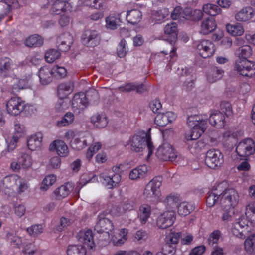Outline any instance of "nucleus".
<instances>
[{
	"instance_id": "obj_51",
	"label": "nucleus",
	"mask_w": 255,
	"mask_h": 255,
	"mask_svg": "<svg viewBox=\"0 0 255 255\" xmlns=\"http://www.w3.org/2000/svg\"><path fill=\"white\" fill-rule=\"evenodd\" d=\"M18 161L21 167L27 168L32 165V159L30 156L25 153H21L18 158Z\"/></svg>"
},
{
	"instance_id": "obj_32",
	"label": "nucleus",
	"mask_w": 255,
	"mask_h": 255,
	"mask_svg": "<svg viewBox=\"0 0 255 255\" xmlns=\"http://www.w3.org/2000/svg\"><path fill=\"white\" fill-rule=\"evenodd\" d=\"M180 201L179 196L177 194H170L164 200V203L167 211H173L177 208Z\"/></svg>"
},
{
	"instance_id": "obj_57",
	"label": "nucleus",
	"mask_w": 255,
	"mask_h": 255,
	"mask_svg": "<svg viewBox=\"0 0 255 255\" xmlns=\"http://www.w3.org/2000/svg\"><path fill=\"white\" fill-rule=\"evenodd\" d=\"M52 70L54 76L58 78H64L67 74V70L63 67L55 65L52 68Z\"/></svg>"
},
{
	"instance_id": "obj_55",
	"label": "nucleus",
	"mask_w": 255,
	"mask_h": 255,
	"mask_svg": "<svg viewBox=\"0 0 255 255\" xmlns=\"http://www.w3.org/2000/svg\"><path fill=\"white\" fill-rule=\"evenodd\" d=\"M127 51L126 41L124 39H122L119 42L117 48V54L119 57H123L126 55Z\"/></svg>"
},
{
	"instance_id": "obj_24",
	"label": "nucleus",
	"mask_w": 255,
	"mask_h": 255,
	"mask_svg": "<svg viewBox=\"0 0 255 255\" xmlns=\"http://www.w3.org/2000/svg\"><path fill=\"white\" fill-rule=\"evenodd\" d=\"M164 33L170 37L168 39L170 44L173 45L177 38V25L175 22H172L167 24L164 29Z\"/></svg>"
},
{
	"instance_id": "obj_11",
	"label": "nucleus",
	"mask_w": 255,
	"mask_h": 255,
	"mask_svg": "<svg viewBox=\"0 0 255 255\" xmlns=\"http://www.w3.org/2000/svg\"><path fill=\"white\" fill-rule=\"evenodd\" d=\"M226 185V182H222L214 186L211 191L209 192L206 199V203L208 206L212 207L215 204L220 203L221 195L223 193V186Z\"/></svg>"
},
{
	"instance_id": "obj_41",
	"label": "nucleus",
	"mask_w": 255,
	"mask_h": 255,
	"mask_svg": "<svg viewBox=\"0 0 255 255\" xmlns=\"http://www.w3.org/2000/svg\"><path fill=\"white\" fill-rule=\"evenodd\" d=\"M226 29L229 34L234 36L241 35L244 33L243 27L240 23L228 24L226 25Z\"/></svg>"
},
{
	"instance_id": "obj_26",
	"label": "nucleus",
	"mask_w": 255,
	"mask_h": 255,
	"mask_svg": "<svg viewBox=\"0 0 255 255\" xmlns=\"http://www.w3.org/2000/svg\"><path fill=\"white\" fill-rule=\"evenodd\" d=\"M42 134L40 132L36 133L30 137L27 140V146L31 151L39 149L42 145Z\"/></svg>"
},
{
	"instance_id": "obj_47",
	"label": "nucleus",
	"mask_w": 255,
	"mask_h": 255,
	"mask_svg": "<svg viewBox=\"0 0 255 255\" xmlns=\"http://www.w3.org/2000/svg\"><path fill=\"white\" fill-rule=\"evenodd\" d=\"M56 177L54 175L50 174L46 176L42 181L40 186L42 191H45L56 181Z\"/></svg>"
},
{
	"instance_id": "obj_3",
	"label": "nucleus",
	"mask_w": 255,
	"mask_h": 255,
	"mask_svg": "<svg viewBox=\"0 0 255 255\" xmlns=\"http://www.w3.org/2000/svg\"><path fill=\"white\" fill-rule=\"evenodd\" d=\"M187 124L192 128L189 137L187 140H196L204 132L207 128V116L204 119L202 115H191L187 118Z\"/></svg>"
},
{
	"instance_id": "obj_7",
	"label": "nucleus",
	"mask_w": 255,
	"mask_h": 255,
	"mask_svg": "<svg viewBox=\"0 0 255 255\" xmlns=\"http://www.w3.org/2000/svg\"><path fill=\"white\" fill-rule=\"evenodd\" d=\"M205 162L209 168L216 169L223 163V155L218 150L210 149L206 153Z\"/></svg>"
},
{
	"instance_id": "obj_56",
	"label": "nucleus",
	"mask_w": 255,
	"mask_h": 255,
	"mask_svg": "<svg viewBox=\"0 0 255 255\" xmlns=\"http://www.w3.org/2000/svg\"><path fill=\"white\" fill-rule=\"evenodd\" d=\"M74 120V115L72 113H67L61 120L57 123L59 126H65L71 124Z\"/></svg>"
},
{
	"instance_id": "obj_25",
	"label": "nucleus",
	"mask_w": 255,
	"mask_h": 255,
	"mask_svg": "<svg viewBox=\"0 0 255 255\" xmlns=\"http://www.w3.org/2000/svg\"><path fill=\"white\" fill-rule=\"evenodd\" d=\"M254 15V10L251 6L243 8L235 15L236 20L240 22H245L251 19Z\"/></svg>"
},
{
	"instance_id": "obj_46",
	"label": "nucleus",
	"mask_w": 255,
	"mask_h": 255,
	"mask_svg": "<svg viewBox=\"0 0 255 255\" xmlns=\"http://www.w3.org/2000/svg\"><path fill=\"white\" fill-rule=\"evenodd\" d=\"M245 214L251 222L255 223V202L249 203L246 206Z\"/></svg>"
},
{
	"instance_id": "obj_49",
	"label": "nucleus",
	"mask_w": 255,
	"mask_h": 255,
	"mask_svg": "<svg viewBox=\"0 0 255 255\" xmlns=\"http://www.w3.org/2000/svg\"><path fill=\"white\" fill-rule=\"evenodd\" d=\"M71 90L70 83H61L58 87V94L60 98H64L71 92Z\"/></svg>"
},
{
	"instance_id": "obj_28",
	"label": "nucleus",
	"mask_w": 255,
	"mask_h": 255,
	"mask_svg": "<svg viewBox=\"0 0 255 255\" xmlns=\"http://www.w3.org/2000/svg\"><path fill=\"white\" fill-rule=\"evenodd\" d=\"M216 27L215 20L213 18H208L204 19L200 26V33L207 35L213 31Z\"/></svg>"
},
{
	"instance_id": "obj_42",
	"label": "nucleus",
	"mask_w": 255,
	"mask_h": 255,
	"mask_svg": "<svg viewBox=\"0 0 255 255\" xmlns=\"http://www.w3.org/2000/svg\"><path fill=\"white\" fill-rule=\"evenodd\" d=\"M203 10L206 14L212 16L220 14L222 11L218 5L211 3L204 4Z\"/></svg>"
},
{
	"instance_id": "obj_50",
	"label": "nucleus",
	"mask_w": 255,
	"mask_h": 255,
	"mask_svg": "<svg viewBox=\"0 0 255 255\" xmlns=\"http://www.w3.org/2000/svg\"><path fill=\"white\" fill-rule=\"evenodd\" d=\"M136 205V200L134 198L128 199L125 201L122 205V211L121 210V208H119L120 209V214H122L127 211H130L134 209L135 206Z\"/></svg>"
},
{
	"instance_id": "obj_9",
	"label": "nucleus",
	"mask_w": 255,
	"mask_h": 255,
	"mask_svg": "<svg viewBox=\"0 0 255 255\" xmlns=\"http://www.w3.org/2000/svg\"><path fill=\"white\" fill-rule=\"evenodd\" d=\"M93 136L88 133H81L76 134L71 141L70 145L72 148L81 150L87 146L88 142H93Z\"/></svg>"
},
{
	"instance_id": "obj_62",
	"label": "nucleus",
	"mask_w": 255,
	"mask_h": 255,
	"mask_svg": "<svg viewBox=\"0 0 255 255\" xmlns=\"http://www.w3.org/2000/svg\"><path fill=\"white\" fill-rule=\"evenodd\" d=\"M221 235V232L219 230L213 231L208 238V241L209 244L213 245L214 244H217L220 239Z\"/></svg>"
},
{
	"instance_id": "obj_53",
	"label": "nucleus",
	"mask_w": 255,
	"mask_h": 255,
	"mask_svg": "<svg viewBox=\"0 0 255 255\" xmlns=\"http://www.w3.org/2000/svg\"><path fill=\"white\" fill-rule=\"evenodd\" d=\"M101 147L102 144L99 142H95L91 145L86 152V158L87 159L90 160L93 157L94 154L101 148Z\"/></svg>"
},
{
	"instance_id": "obj_17",
	"label": "nucleus",
	"mask_w": 255,
	"mask_h": 255,
	"mask_svg": "<svg viewBox=\"0 0 255 255\" xmlns=\"http://www.w3.org/2000/svg\"><path fill=\"white\" fill-rule=\"evenodd\" d=\"M73 42V39L72 35L68 33H65L58 37L57 44L59 50L66 52L70 49Z\"/></svg>"
},
{
	"instance_id": "obj_13",
	"label": "nucleus",
	"mask_w": 255,
	"mask_h": 255,
	"mask_svg": "<svg viewBox=\"0 0 255 255\" xmlns=\"http://www.w3.org/2000/svg\"><path fill=\"white\" fill-rule=\"evenodd\" d=\"M23 101L19 97H13L7 102L6 110L11 115L16 116L23 111Z\"/></svg>"
},
{
	"instance_id": "obj_1",
	"label": "nucleus",
	"mask_w": 255,
	"mask_h": 255,
	"mask_svg": "<svg viewBox=\"0 0 255 255\" xmlns=\"http://www.w3.org/2000/svg\"><path fill=\"white\" fill-rule=\"evenodd\" d=\"M94 230L98 233L102 234L99 237V240L102 245L107 243L111 238H113L114 226L111 220L105 217L103 213L99 214L96 224L94 226ZM122 235L120 238H113V242L115 245L120 246L123 244L127 240L128 231L126 229H122L121 231Z\"/></svg>"
},
{
	"instance_id": "obj_10",
	"label": "nucleus",
	"mask_w": 255,
	"mask_h": 255,
	"mask_svg": "<svg viewBox=\"0 0 255 255\" xmlns=\"http://www.w3.org/2000/svg\"><path fill=\"white\" fill-rule=\"evenodd\" d=\"M254 141L250 138H247L238 144L236 151L239 156L247 157L254 153Z\"/></svg>"
},
{
	"instance_id": "obj_20",
	"label": "nucleus",
	"mask_w": 255,
	"mask_h": 255,
	"mask_svg": "<svg viewBox=\"0 0 255 255\" xmlns=\"http://www.w3.org/2000/svg\"><path fill=\"white\" fill-rule=\"evenodd\" d=\"M89 104V101L86 99V95L84 93H79L75 94L74 96L72 105L74 110H82L84 109Z\"/></svg>"
},
{
	"instance_id": "obj_27",
	"label": "nucleus",
	"mask_w": 255,
	"mask_h": 255,
	"mask_svg": "<svg viewBox=\"0 0 255 255\" xmlns=\"http://www.w3.org/2000/svg\"><path fill=\"white\" fill-rule=\"evenodd\" d=\"M52 70L47 66L41 67L38 72L40 82L43 85H47L52 80Z\"/></svg>"
},
{
	"instance_id": "obj_19",
	"label": "nucleus",
	"mask_w": 255,
	"mask_h": 255,
	"mask_svg": "<svg viewBox=\"0 0 255 255\" xmlns=\"http://www.w3.org/2000/svg\"><path fill=\"white\" fill-rule=\"evenodd\" d=\"M50 151L56 152L60 157H66L69 153L67 145L62 140H56L49 146Z\"/></svg>"
},
{
	"instance_id": "obj_52",
	"label": "nucleus",
	"mask_w": 255,
	"mask_h": 255,
	"mask_svg": "<svg viewBox=\"0 0 255 255\" xmlns=\"http://www.w3.org/2000/svg\"><path fill=\"white\" fill-rule=\"evenodd\" d=\"M238 225L233 224L231 229V232L236 237L243 239L246 237L247 231L241 227L240 228V226Z\"/></svg>"
},
{
	"instance_id": "obj_63",
	"label": "nucleus",
	"mask_w": 255,
	"mask_h": 255,
	"mask_svg": "<svg viewBox=\"0 0 255 255\" xmlns=\"http://www.w3.org/2000/svg\"><path fill=\"white\" fill-rule=\"evenodd\" d=\"M239 50L240 51V55L243 58L247 59L252 54V48L249 45H245L242 46Z\"/></svg>"
},
{
	"instance_id": "obj_18",
	"label": "nucleus",
	"mask_w": 255,
	"mask_h": 255,
	"mask_svg": "<svg viewBox=\"0 0 255 255\" xmlns=\"http://www.w3.org/2000/svg\"><path fill=\"white\" fill-rule=\"evenodd\" d=\"M176 119L175 114L171 111L159 113L155 118V124L160 127H164L172 123Z\"/></svg>"
},
{
	"instance_id": "obj_40",
	"label": "nucleus",
	"mask_w": 255,
	"mask_h": 255,
	"mask_svg": "<svg viewBox=\"0 0 255 255\" xmlns=\"http://www.w3.org/2000/svg\"><path fill=\"white\" fill-rule=\"evenodd\" d=\"M24 43L29 47H39L43 45V39L38 35H32L25 39Z\"/></svg>"
},
{
	"instance_id": "obj_48",
	"label": "nucleus",
	"mask_w": 255,
	"mask_h": 255,
	"mask_svg": "<svg viewBox=\"0 0 255 255\" xmlns=\"http://www.w3.org/2000/svg\"><path fill=\"white\" fill-rule=\"evenodd\" d=\"M60 56L61 53L58 50L51 49L45 53V59L47 62L51 63L59 58Z\"/></svg>"
},
{
	"instance_id": "obj_12",
	"label": "nucleus",
	"mask_w": 255,
	"mask_h": 255,
	"mask_svg": "<svg viewBox=\"0 0 255 255\" xmlns=\"http://www.w3.org/2000/svg\"><path fill=\"white\" fill-rule=\"evenodd\" d=\"M196 49L199 54L204 58L211 56L216 50L214 44L208 40L200 41L197 45Z\"/></svg>"
},
{
	"instance_id": "obj_44",
	"label": "nucleus",
	"mask_w": 255,
	"mask_h": 255,
	"mask_svg": "<svg viewBox=\"0 0 255 255\" xmlns=\"http://www.w3.org/2000/svg\"><path fill=\"white\" fill-rule=\"evenodd\" d=\"M13 62L8 57H2L0 59V71L2 73H7L12 69Z\"/></svg>"
},
{
	"instance_id": "obj_2",
	"label": "nucleus",
	"mask_w": 255,
	"mask_h": 255,
	"mask_svg": "<svg viewBox=\"0 0 255 255\" xmlns=\"http://www.w3.org/2000/svg\"><path fill=\"white\" fill-rule=\"evenodd\" d=\"M128 144L131 150L136 152H142L147 146L148 157L152 154L154 148L150 136L143 131H139L132 136L128 140Z\"/></svg>"
},
{
	"instance_id": "obj_59",
	"label": "nucleus",
	"mask_w": 255,
	"mask_h": 255,
	"mask_svg": "<svg viewBox=\"0 0 255 255\" xmlns=\"http://www.w3.org/2000/svg\"><path fill=\"white\" fill-rule=\"evenodd\" d=\"M6 239L11 245L18 246L20 244L21 240L18 236H15L14 234L10 232H7L6 235Z\"/></svg>"
},
{
	"instance_id": "obj_21",
	"label": "nucleus",
	"mask_w": 255,
	"mask_h": 255,
	"mask_svg": "<svg viewBox=\"0 0 255 255\" xmlns=\"http://www.w3.org/2000/svg\"><path fill=\"white\" fill-rule=\"evenodd\" d=\"M32 86L31 76L28 75L21 79L14 80L12 90L13 92L19 91L20 89H24L31 88Z\"/></svg>"
},
{
	"instance_id": "obj_54",
	"label": "nucleus",
	"mask_w": 255,
	"mask_h": 255,
	"mask_svg": "<svg viewBox=\"0 0 255 255\" xmlns=\"http://www.w3.org/2000/svg\"><path fill=\"white\" fill-rule=\"evenodd\" d=\"M119 18L114 15H110L106 19V26L111 29L117 28L119 22Z\"/></svg>"
},
{
	"instance_id": "obj_6",
	"label": "nucleus",
	"mask_w": 255,
	"mask_h": 255,
	"mask_svg": "<svg viewBox=\"0 0 255 255\" xmlns=\"http://www.w3.org/2000/svg\"><path fill=\"white\" fill-rule=\"evenodd\" d=\"M234 69L240 75L252 78L255 76V63L246 58L240 59L235 64Z\"/></svg>"
},
{
	"instance_id": "obj_43",
	"label": "nucleus",
	"mask_w": 255,
	"mask_h": 255,
	"mask_svg": "<svg viewBox=\"0 0 255 255\" xmlns=\"http://www.w3.org/2000/svg\"><path fill=\"white\" fill-rule=\"evenodd\" d=\"M67 255H86L85 248L82 245H70L67 249Z\"/></svg>"
},
{
	"instance_id": "obj_36",
	"label": "nucleus",
	"mask_w": 255,
	"mask_h": 255,
	"mask_svg": "<svg viewBox=\"0 0 255 255\" xmlns=\"http://www.w3.org/2000/svg\"><path fill=\"white\" fill-rule=\"evenodd\" d=\"M177 208L179 215L185 216L194 210L195 206L191 203L184 201L179 204Z\"/></svg>"
},
{
	"instance_id": "obj_60",
	"label": "nucleus",
	"mask_w": 255,
	"mask_h": 255,
	"mask_svg": "<svg viewBox=\"0 0 255 255\" xmlns=\"http://www.w3.org/2000/svg\"><path fill=\"white\" fill-rule=\"evenodd\" d=\"M221 112L224 113L226 116H231L232 114V109L230 103L223 101L220 104Z\"/></svg>"
},
{
	"instance_id": "obj_58",
	"label": "nucleus",
	"mask_w": 255,
	"mask_h": 255,
	"mask_svg": "<svg viewBox=\"0 0 255 255\" xmlns=\"http://www.w3.org/2000/svg\"><path fill=\"white\" fill-rule=\"evenodd\" d=\"M29 234L32 236H36L43 232V227L41 225H34L27 228Z\"/></svg>"
},
{
	"instance_id": "obj_33",
	"label": "nucleus",
	"mask_w": 255,
	"mask_h": 255,
	"mask_svg": "<svg viewBox=\"0 0 255 255\" xmlns=\"http://www.w3.org/2000/svg\"><path fill=\"white\" fill-rule=\"evenodd\" d=\"M91 122L96 127L103 128L108 124V119L104 113H97L91 117Z\"/></svg>"
},
{
	"instance_id": "obj_22",
	"label": "nucleus",
	"mask_w": 255,
	"mask_h": 255,
	"mask_svg": "<svg viewBox=\"0 0 255 255\" xmlns=\"http://www.w3.org/2000/svg\"><path fill=\"white\" fill-rule=\"evenodd\" d=\"M210 124L218 128H222L225 126V117L223 114L218 110L211 112L209 118Z\"/></svg>"
},
{
	"instance_id": "obj_38",
	"label": "nucleus",
	"mask_w": 255,
	"mask_h": 255,
	"mask_svg": "<svg viewBox=\"0 0 255 255\" xmlns=\"http://www.w3.org/2000/svg\"><path fill=\"white\" fill-rule=\"evenodd\" d=\"M224 71L218 67H213L207 74V79L209 82L213 83L222 78Z\"/></svg>"
},
{
	"instance_id": "obj_4",
	"label": "nucleus",
	"mask_w": 255,
	"mask_h": 255,
	"mask_svg": "<svg viewBox=\"0 0 255 255\" xmlns=\"http://www.w3.org/2000/svg\"><path fill=\"white\" fill-rule=\"evenodd\" d=\"M162 181L161 177L156 176L146 185L143 192V196L147 201L151 202L158 201L161 195L160 187L162 185Z\"/></svg>"
},
{
	"instance_id": "obj_29",
	"label": "nucleus",
	"mask_w": 255,
	"mask_h": 255,
	"mask_svg": "<svg viewBox=\"0 0 255 255\" xmlns=\"http://www.w3.org/2000/svg\"><path fill=\"white\" fill-rule=\"evenodd\" d=\"M53 6L52 12L56 14H59L61 12H64L70 8V0H52Z\"/></svg>"
},
{
	"instance_id": "obj_23",
	"label": "nucleus",
	"mask_w": 255,
	"mask_h": 255,
	"mask_svg": "<svg viewBox=\"0 0 255 255\" xmlns=\"http://www.w3.org/2000/svg\"><path fill=\"white\" fill-rule=\"evenodd\" d=\"M77 238L80 242H83L91 249L94 246L93 235L91 230L80 231L77 235Z\"/></svg>"
},
{
	"instance_id": "obj_16",
	"label": "nucleus",
	"mask_w": 255,
	"mask_h": 255,
	"mask_svg": "<svg viewBox=\"0 0 255 255\" xmlns=\"http://www.w3.org/2000/svg\"><path fill=\"white\" fill-rule=\"evenodd\" d=\"M81 39L82 43L87 47H95L100 42L98 33L95 30L86 31Z\"/></svg>"
},
{
	"instance_id": "obj_8",
	"label": "nucleus",
	"mask_w": 255,
	"mask_h": 255,
	"mask_svg": "<svg viewBox=\"0 0 255 255\" xmlns=\"http://www.w3.org/2000/svg\"><path fill=\"white\" fill-rule=\"evenodd\" d=\"M156 156L158 159L164 161H172L177 157V154L172 145L168 143L162 144L157 149Z\"/></svg>"
},
{
	"instance_id": "obj_37",
	"label": "nucleus",
	"mask_w": 255,
	"mask_h": 255,
	"mask_svg": "<svg viewBox=\"0 0 255 255\" xmlns=\"http://www.w3.org/2000/svg\"><path fill=\"white\" fill-rule=\"evenodd\" d=\"M17 182H19V176L12 175L5 177L1 181V184L3 188L12 189L17 185Z\"/></svg>"
},
{
	"instance_id": "obj_30",
	"label": "nucleus",
	"mask_w": 255,
	"mask_h": 255,
	"mask_svg": "<svg viewBox=\"0 0 255 255\" xmlns=\"http://www.w3.org/2000/svg\"><path fill=\"white\" fill-rule=\"evenodd\" d=\"M148 170V167L146 165L139 166L133 169L130 172L129 178L132 180L143 178L147 175Z\"/></svg>"
},
{
	"instance_id": "obj_61",
	"label": "nucleus",
	"mask_w": 255,
	"mask_h": 255,
	"mask_svg": "<svg viewBox=\"0 0 255 255\" xmlns=\"http://www.w3.org/2000/svg\"><path fill=\"white\" fill-rule=\"evenodd\" d=\"M86 95V99L89 103H94L98 99V92L95 89H90L85 93Z\"/></svg>"
},
{
	"instance_id": "obj_15",
	"label": "nucleus",
	"mask_w": 255,
	"mask_h": 255,
	"mask_svg": "<svg viewBox=\"0 0 255 255\" xmlns=\"http://www.w3.org/2000/svg\"><path fill=\"white\" fill-rule=\"evenodd\" d=\"M99 179L108 189H113L118 186L121 180V176L118 174L107 175L105 173H101L99 175Z\"/></svg>"
},
{
	"instance_id": "obj_35",
	"label": "nucleus",
	"mask_w": 255,
	"mask_h": 255,
	"mask_svg": "<svg viewBox=\"0 0 255 255\" xmlns=\"http://www.w3.org/2000/svg\"><path fill=\"white\" fill-rule=\"evenodd\" d=\"M142 16V13L140 10L132 9L127 12L126 18L129 23L134 25L140 21Z\"/></svg>"
},
{
	"instance_id": "obj_31",
	"label": "nucleus",
	"mask_w": 255,
	"mask_h": 255,
	"mask_svg": "<svg viewBox=\"0 0 255 255\" xmlns=\"http://www.w3.org/2000/svg\"><path fill=\"white\" fill-rule=\"evenodd\" d=\"M72 189L71 184L67 183L56 188L53 192L55 198L60 200L67 197Z\"/></svg>"
},
{
	"instance_id": "obj_14",
	"label": "nucleus",
	"mask_w": 255,
	"mask_h": 255,
	"mask_svg": "<svg viewBox=\"0 0 255 255\" xmlns=\"http://www.w3.org/2000/svg\"><path fill=\"white\" fill-rule=\"evenodd\" d=\"M175 212L166 211L160 215L157 219V226L161 229H166L171 226L174 223Z\"/></svg>"
},
{
	"instance_id": "obj_39",
	"label": "nucleus",
	"mask_w": 255,
	"mask_h": 255,
	"mask_svg": "<svg viewBox=\"0 0 255 255\" xmlns=\"http://www.w3.org/2000/svg\"><path fill=\"white\" fill-rule=\"evenodd\" d=\"M151 207L148 204H143L140 206L138 218L142 224H145L151 215Z\"/></svg>"
},
{
	"instance_id": "obj_45",
	"label": "nucleus",
	"mask_w": 255,
	"mask_h": 255,
	"mask_svg": "<svg viewBox=\"0 0 255 255\" xmlns=\"http://www.w3.org/2000/svg\"><path fill=\"white\" fill-rule=\"evenodd\" d=\"M245 249L248 254H252L255 250V234L249 236L244 242Z\"/></svg>"
},
{
	"instance_id": "obj_5",
	"label": "nucleus",
	"mask_w": 255,
	"mask_h": 255,
	"mask_svg": "<svg viewBox=\"0 0 255 255\" xmlns=\"http://www.w3.org/2000/svg\"><path fill=\"white\" fill-rule=\"evenodd\" d=\"M226 184L223 186V193L221 195L220 204L221 208H234L238 204L239 195L233 188L226 189Z\"/></svg>"
},
{
	"instance_id": "obj_34",
	"label": "nucleus",
	"mask_w": 255,
	"mask_h": 255,
	"mask_svg": "<svg viewBox=\"0 0 255 255\" xmlns=\"http://www.w3.org/2000/svg\"><path fill=\"white\" fill-rule=\"evenodd\" d=\"M181 237L180 232L169 233L165 238L166 244L164 246V249L167 251L168 248L170 245L175 246L179 242L180 238Z\"/></svg>"
},
{
	"instance_id": "obj_64",
	"label": "nucleus",
	"mask_w": 255,
	"mask_h": 255,
	"mask_svg": "<svg viewBox=\"0 0 255 255\" xmlns=\"http://www.w3.org/2000/svg\"><path fill=\"white\" fill-rule=\"evenodd\" d=\"M222 209L223 210L222 216V220L224 221H229L234 213V208H230V209H228L227 208H222Z\"/></svg>"
}]
</instances>
